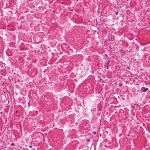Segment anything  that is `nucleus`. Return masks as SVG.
<instances>
[{"label": "nucleus", "mask_w": 150, "mask_h": 150, "mask_svg": "<svg viewBox=\"0 0 150 150\" xmlns=\"http://www.w3.org/2000/svg\"><path fill=\"white\" fill-rule=\"evenodd\" d=\"M149 90L148 88H146L145 87H142L141 88V90L143 92H145Z\"/></svg>", "instance_id": "1"}, {"label": "nucleus", "mask_w": 150, "mask_h": 150, "mask_svg": "<svg viewBox=\"0 0 150 150\" xmlns=\"http://www.w3.org/2000/svg\"><path fill=\"white\" fill-rule=\"evenodd\" d=\"M109 63V60H108L106 64V65H107V69H108V64Z\"/></svg>", "instance_id": "2"}, {"label": "nucleus", "mask_w": 150, "mask_h": 150, "mask_svg": "<svg viewBox=\"0 0 150 150\" xmlns=\"http://www.w3.org/2000/svg\"><path fill=\"white\" fill-rule=\"evenodd\" d=\"M28 147H29V148H32V147H33L32 146V145H29V146H28Z\"/></svg>", "instance_id": "3"}, {"label": "nucleus", "mask_w": 150, "mask_h": 150, "mask_svg": "<svg viewBox=\"0 0 150 150\" xmlns=\"http://www.w3.org/2000/svg\"><path fill=\"white\" fill-rule=\"evenodd\" d=\"M115 13L116 15H117L118 14V12H115Z\"/></svg>", "instance_id": "4"}, {"label": "nucleus", "mask_w": 150, "mask_h": 150, "mask_svg": "<svg viewBox=\"0 0 150 150\" xmlns=\"http://www.w3.org/2000/svg\"><path fill=\"white\" fill-rule=\"evenodd\" d=\"M14 143H12L11 144V145L12 146H14Z\"/></svg>", "instance_id": "5"}, {"label": "nucleus", "mask_w": 150, "mask_h": 150, "mask_svg": "<svg viewBox=\"0 0 150 150\" xmlns=\"http://www.w3.org/2000/svg\"><path fill=\"white\" fill-rule=\"evenodd\" d=\"M105 67L107 69V65L105 64L104 65Z\"/></svg>", "instance_id": "6"}, {"label": "nucleus", "mask_w": 150, "mask_h": 150, "mask_svg": "<svg viewBox=\"0 0 150 150\" xmlns=\"http://www.w3.org/2000/svg\"><path fill=\"white\" fill-rule=\"evenodd\" d=\"M93 133L94 134H96V132H93Z\"/></svg>", "instance_id": "7"}, {"label": "nucleus", "mask_w": 150, "mask_h": 150, "mask_svg": "<svg viewBox=\"0 0 150 150\" xmlns=\"http://www.w3.org/2000/svg\"><path fill=\"white\" fill-rule=\"evenodd\" d=\"M127 69H129V67H127Z\"/></svg>", "instance_id": "8"}, {"label": "nucleus", "mask_w": 150, "mask_h": 150, "mask_svg": "<svg viewBox=\"0 0 150 150\" xmlns=\"http://www.w3.org/2000/svg\"><path fill=\"white\" fill-rule=\"evenodd\" d=\"M114 104H115H115H115V103Z\"/></svg>", "instance_id": "9"}]
</instances>
